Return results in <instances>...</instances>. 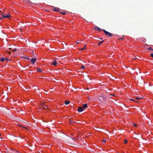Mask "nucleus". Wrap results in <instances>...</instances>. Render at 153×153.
<instances>
[{
    "mask_svg": "<svg viewBox=\"0 0 153 153\" xmlns=\"http://www.w3.org/2000/svg\"><path fill=\"white\" fill-rule=\"evenodd\" d=\"M103 30L104 31V33H105V34L106 35H108L109 37H111L112 36V34L109 33V32L106 31L105 30Z\"/></svg>",
    "mask_w": 153,
    "mask_h": 153,
    "instance_id": "obj_1",
    "label": "nucleus"
},
{
    "mask_svg": "<svg viewBox=\"0 0 153 153\" xmlns=\"http://www.w3.org/2000/svg\"><path fill=\"white\" fill-rule=\"evenodd\" d=\"M42 106L43 109L46 110L48 109V105H46L45 103H43L42 104Z\"/></svg>",
    "mask_w": 153,
    "mask_h": 153,
    "instance_id": "obj_2",
    "label": "nucleus"
},
{
    "mask_svg": "<svg viewBox=\"0 0 153 153\" xmlns=\"http://www.w3.org/2000/svg\"><path fill=\"white\" fill-rule=\"evenodd\" d=\"M36 60V58H33L31 59V62L32 64H34Z\"/></svg>",
    "mask_w": 153,
    "mask_h": 153,
    "instance_id": "obj_3",
    "label": "nucleus"
},
{
    "mask_svg": "<svg viewBox=\"0 0 153 153\" xmlns=\"http://www.w3.org/2000/svg\"><path fill=\"white\" fill-rule=\"evenodd\" d=\"M61 10L58 7H55L54 8L53 11H60V10Z\"/></svg>",
    "mask_w": 153,
    "mask_h": 153,
    "instance_id": "obj_4",
    "label": "nucleus"
},
{
    "mask_svg": "<svg viewBox=\"0 0 153 153\" xmlns=\"http://www.w3.org/2000/svg\"><path fill=\"white\" fill-rule=\"evenodd\" d=\"M100 100H106V97L104 96H102L100 97Z\"/></svg>",
    "mask_w": 153,
    "mask_h": 153,
    "instance_id": "obj_5",
    "label": "nucleus"
},
{
    "mask_svg": "<svg viewBox=\"0 0 153 153\" xmlns=\"http://www.w3.org/2000/svg\"><path fill=\"white\" fill-rule=\"evenodd\" d=\"M83 111V108L82 107H79L78 109V111L79 112H80L82 111Z\"/></svg>",
    "mask_w": 153,
    "mask_h": 153,
    "instance_id": "obj_6",
    "label": "nucleus"
},
{
    "mask_svg": "<svg viewBox=\"0 0 153 153\" xmlns=\"http://www.w3.org/2000/svg\"><path fill=\"white\" fill-rule=\"evenodd\" d=\"M10 16V15L9 14H8L6 15H4L3 13H2V17L3 18H8Z\"/></svg>",
    "mask_w": 153,
    "mask_h": 153,
    "instance_id": "obj_7",
    "label": "nucleus"
},
{
    "mask_svg": "<svg viewBox=\"0 0 153 153\" xmlns=\"http://www.w3.org/2000/svg\"><path fill=\"white\" fill-rule=\"evenodd\" d=\"M56 60L57 59H56L53 61V65L54 66H56L57 64V62Z\"/></svg>",
    "mask_w": 153,
    "mask_h": 153,
    "instance_id": "obj_8",
    "label": "nucleus"
},
{
    "mask_svg": "<svg viewBox=\"0 0 153 153\" xmlns=\"http://www.w3.org/2000/svg\"><path fill=\"white\" fill-rule=\"evenodd\" d=\"M94 29L99 31H101V29L97 26L95 27H94Z\"/></svg>",
    "mask_w": 153,
    "mask_h": 153,
    "instance_id": "obj_9",
    "label": "nucleus"
},
{
    "mask_svg": "<svg viewBox=\"0 0 153 153\" xmlns=\"http://www.w3.org/2000/svg\"><path fill=\"white\" fill-rule=\"evenodd\" d=\"M82 107L83 108H86L87 107L88 105L86 104H85L83 105Z\"/></svg>",
    "mask_w": 153,
    "mask_h": 153,
    "instance_id": "obj_10",
    "label": "nucleus"
},
{
    "mask_svg": "<svg viewBox=\"0 0 153 153\" xmlns=\"http://www.w3.org/2000/svg\"><path fill=\"white\" fill-rule=\"evenodd\" d=\"M37 71L39 72H41L42 71V70L40 69L39 68L37 67Z\"/></svg>",
    "mask_w": 153,
    "mask_h": 153,
    "instance_id": "obj_11",
    "label": "nucleus"
},
{
    "mask_svg": "<svg viewBox=\"0 0 153 153\" xmlns=\"http://www.w3.org/2000/svg\"><path fill=\"white\" fill-rule=\"evenodd\" d=\"M69 103H70L69 101H67V100H66L65 102V104L66 105H68V104H69Z\"/></svg>",
    "mask_w": 153,
    "mask_h": 153,
    "instance_id": "obj_12",
    "label": "nucleus"
},
{
    "mask_svg": "<svg viewBox=\"0 0 153 153\" xmlns=\"http://www.w3.org/2000/svg\"><path fill=\"white\" fill-rule=\"evenodd\" d=\"M4 58L3 57H2L0 59V60L1 62H3L4 60Z\"/></svg>",
    "mask_w": 153,
    "mask_h": 153,
    "instance_id": "obj_13",
    "label": "nucleus"
},
{
    "mask_svg": "<svg viewBox=\"0 0 153 153\" xmlns=\"http://www.w3.org/2000/svg\"><path fill=\"white\" fill-rule=\"evenodd\" d=\"M143 98V97H140V98H138V97H136L135 98V99L137 100H140V99H142V98Z\"/></svg>",
    "mask_w": 153,
    "mask_h": 153,
    "instance_id": "obj_14",
    "label": "nucleus"
},
{
    "mask_svg": "<svg viewBox=\"0 0 153 153\" xmlns=\"http://www.w3.org/2000/svg\"><path fill=\"white\" fill-rule=\"evenodd\" d=\"M103 42V41H101L100 43H98V45H100V44H102Z\"/></svg>",
    "mask_w": 153,
    "mask_h": 153,
    "instance_id": "obj_15",
    "label": "nucleus"
},
{
    "mask_svg": "<svg viewBox=\"0 0 153 153\" xmlns=\"http://www.w3.org/2000/svg\"><path fill=\"white\" fill-rule=\"evenodd\" d=\"M124 143L125 144H126L127 143V140L126 139H125L124 140Z\"/></svg>",
    "mask_w": 153,
    "mask_h": 153,
    "instance_id": "obj_16",
    "label": "nucleus"
},
{
    "mask_svg": "<svg viewBox=\"0 0 153 153\" xmlns=\"http://www.w3.org/2000/svg\"><path fill=\"white\" fill-rule=\"evenodd\" d=\"M148 49L149 50L153 51V49H152L151 47L149 48Z\"/></svg>",
    "mask_w": 153,
    "mask_h": 153,
    "instance_id": "obj_17",
    "label": "nucleus"
},
{
    "mask_svg": "<svg viewBox=\"0 0 153 153\" xmlns=\"http://www.w3.org/2000/svg\"><path fill=\"white\" fill-rule=\"evenodd\" d=\"M85 49V48H80V49H79V50H81V51H82V50H84Z\"/></svg>",
    "mask_w": 153,
    "mask_h": 153,
    "instance_id": "obj_18",
    "label": "nucleus"
},
{
    "mask_svg": "<svg viewBox=\"0 0 153 153\" xmlns=\"http://www.w3.org/2000/svg\"><path fill=\"white\" fill-rule=\"evenodd\" d=\"M23 58H25V59H27V60H29V59H29V58H27V57H25V56H24V57H23Z\"/></svg>",
    "mask_w": 153,
    "mask_h": 153,
    "instance_id": "obj_19",
    "label": "nucleus"
},
{
    "mask_svg": "<svg viewBox=\"0 0 153 153\" xmlns=\"http://www.w3.org/2000/svg\"><path fill=\"white\" fill-rule=\"evenodd\" d=\"M130 100H132V101H135V102H137V101H136L134 99H130Z\"/></svg>",
    "mask_w": 153,
    "mask_h": 153,
    "instance_id": "obj_20",
    "label": "nucleus"
},
{
    "mask_svg": "<svg viewBox=\"0 0 153 153\" xmlns=\"http://www.w3.org/2000/svg\"><path fill=\"white\" fill-rule=\"evenodd\" d=\"M60 13L62 14L65 15V14L66 13L65 12H61Z\"/></svg>",
    "mask_w": 153,
    "mask_h": 153,
    "instance_id": "obj_21",
    "label": "nucleus"
},
{
    "mask_svg": "<svg viewBox=\"0 0 153 153\" xmlns=\"http://www.w3.org/2000/svg\"><path fill=\"white\" fill-rule=\"evenodd\" d=\"M81 68L82 69H84L85 68V67L84 65H82L81 66Z\"/></svg>",
    "mask_w": 153,
    "mask_h": 153,
    "instance_id": "obj_22",
    "label": "nucleus"
},
{
    "mask_svg": "<svg viewBox=\"0 0 153 153\" xmlns=\"http://www.w3.org/2000/svg\"><path fill=\"white\" fill-rule=\"evenodd\" d=\"M16 48H15V49H14L13 50H12V51H16Z\"/></svg>",
    "mask_w": 153,
    "mask_h": 153,
    "instance_id": "obj_23",
    "label": "nucleus"
},
{
    "mask_svg": "<svg viewBox=\"0 0 153 153\" xmlns=\"http://www.w3.org/2000/svg\"><path fill=\"white\" fill-rule=\"evenodd\" d=\"M27 1H28L27 2V3L30 4V2H31V1L29 0H27Z\"/></svg>",
    "mask_w": 153,
    "mask_h": 153,
    "instance_id": "obj_24",
    "label": "nucleus"
},
{
    "mask_svg": "<svg viewBox=\"0 0 153 153\" xmlns=\"http://www.w3.org/2000/svg\"><path fill=\"white\" fill-rule=\"evenodd\" d=\"M106 140H104L103 141H102V142H104V143H105L106 142Z\"/></svg>",
    "mask_w": 153,
    "mask_h": 153,
    "instance_id": "obj_25",
    "label": "nucleus"
},
{
    "mask_svg": "<svg viewBox=\"0 0 153 153\" xmlns=\"http://www.w3.org/2000/svg\"><path fill=\"white\" fill-rule=\"evenodd\" d=\"M80 42H81V41H79H79H78V42H77V43H76V44H78V43H80Z\"/></svg>",
    "mask_w": 153,
    "mask_h": 153,
    "instance_id": "obj_26",
    "label": "nucleus"
},
{
    "mask_svg": "<svg viewBox=\"0 0 153 153\" xmlns=\"http://www.w3.org/2000/svg\"><path fill=\"white\" fill-rule=\"evenodd\" d=\"M151 56L152 57H153V53L151 54Z\"/></svg>",
    "mask_w": 153,
    "mask_h": 153,
    "instance_id": "obj_27",
    "label": "nucleus"
},
{
    "mask_svg": "<svg viewBox=\"0 0 153 153\" xmlns=\"http://www.w3.org/2000/svg\"><path fill=\"white\" fill-rule=\"evenodd\" d=\"M18 125L20 127H23V126H22L21 125H20L18 124Z\"/></svg>",
    "mask_w": 153,
    "mask_h": 153,
    "instance_id": "obj_28",
    "label": "nucleus"
},
{
    "mask_svg": "<svg viewBox=\"0 0 153 153\" xmlns=\"http://www.w3.org/2000/svg\"><path fill=\"white\" fill-rule=\"evenodd\" d=\"M23 127L24 128H25L26 129H27V127H24L23 126L22 127Z\"/></svg>",
    "mask_w": 153,
    "mask_h": 153,
    "instance_id": "obj_29",
    "label": "nucleus"
},
{
    "mask_svg": "<svg viewBox=\"0 0 153 153\" xmlns=\"http://www.w3.org/2000/svg\"><path fill=\"white\" fill-rule=\"evenodd\" d=\"M70 124L72 123V122H71V120H70Z\"/></svg>",
    "mask_w": 153,
    "mask_h": 153,
    "instance_id": "obj_30",
    "label": "nucleus"
},
{
    "mask_svg": "<svg viewBox=\"0 0 153 153\" xmlns=\"http://www.w3.org/2000/svg\"><path fill=\"white\" fill-rule=\"evenodd\" d=\"M24 124H26L27 123L26 122H24Z\"/></svg>",
    "mask_w": 153,
    "mask_h": 153,
    "instance_id": "obj_31",
    "label": "nucleus"
},
{
    "mask_svg": "<svg viewBox=\"0 0 153 153\" xmlns=\"http://www.w3.org/2000/svg\"><path fill=\"white\" fill-rule=\"evenodd\" d=\"M134 126H137V125H136V124H134Z\"/></svg>",
    "mask_w": 153,
    "mask_h": 153,
    "instance_id": "obj_32",
    "label": "nucleus"
},
{
    "mask_svg": "<svg viewBox=\"0 0 153 153\" xmlns=\"http://www.w3.org/2000/svg\"><path fill=\"white\" fill-rule=\"evenodd\" d=\"M84 46H84V47H85L84 48H85V47H86V45L85 44V45H84Z\"/></svg>",
    "mask_w": 153,
    "mask_h": 153,
    "instance_id": "obj_33",
    "label": "nucleus"
},
{
    "mask_svg": "<svg viewBox=\"0 0 153 153\" xmlns=\"http://www.w3.org/2000/svg\"><path fill=\"white\" fill-rule=\"evenodd\" d=\"M5 59H6V60H7V61H8V60H9V59H6V58H5Z\"/></svg>",
    "mask_w": 153,
    "mask_h": 153,
    "instance_id": "obj_34",
    "label": "nucleus"
},
{
    "mask_svg": "<svg viewBox=\"0 0 153 153\" xmlns=\"http://www.w3.org/2000/svg\"><path fill=\"white\" fill-rule=\"evenodd\" d=\"M2 18H0V20H2Z\"/></svg>",
    "mask_w": 153,
    "mask_h": 153,
    "instance_id": "obj_35",
    "label": "nucleus"
},
{
    "mask_svg": "<svg viewBox=\"0 0 153 153\" xmlns=\"http://www.w3.org/2000/svg\"><path fill=\"white\" fill-rule=\"evenodd\" d=\"M9 49H10V50H12V49H11V48H9Z\"/></svg>",
    "mask_w": 153,
    "mask_h": 153,
    "instance_id": "obj_36",
    "label": "nucleus"
},
{
    "mask_svg": "<svg viewBox=\"0 0 153 153\" xmlns=\"http://www.w3.org/2000/svg\"><path fill=\"white\" fill-rule=\"evenodd\" d=\"M123 38L122 37V38H120V39H122Z\"/></svg>",
    "mask_w": 153,
    "mask_h": 153,
    "instance_id": "obj_37",
    "label": "nucleus"
},
{
    "mask_svg": "<svg viewBox=\"0 0 153 153\" xmlns=\"http://www.w3.org/2000/svg\"><path fill=\"white\" fill-rule=\"evenodd\" d=\"M72 122H73V123L74 122L75 123L74 121V122L73 121Z\"/></svg>",
    "mask_w": 153,
    "mask_h": 153,
    "instance_id": "obj_38",
    "label": "nucleus"
},
{
    "mask_svg": "<svg viewBox=\"0 0 153 153\" xmlns=\"http://www.w3.org/2000/svg\"><path fill=\"white\" fill-rule=\"evenodd\" d=\"M111 96H114V95H111Z\"/></svg>",
    "mask_w": 153,
    "mask_h": 153,
    "instance_id": "obj_39",
    "label": "nucleus"
}]
</instances>
